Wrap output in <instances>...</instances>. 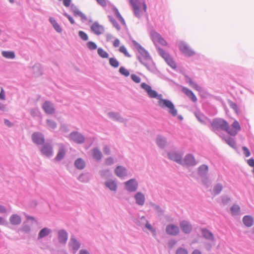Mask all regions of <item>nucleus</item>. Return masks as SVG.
Wrapping results in <instances>:
<instances>
[{
	"mask_svg": "<svg viewBox=\"0 0 254 254\" xmlns=\"http://www.w3.org/2000/svg\"><path fill=\"white\" fill-rule=\"evenodd\" d=\"M144 59L146 60H147V61H151V58L149 56V55L148 53L147 52H145V56L144 57Z\"/></svg>",
	"mask_w": 254,
	"mask_h": 254,
	"instance_id": "nucleus-59",
	"label": "nucleus"
},
{
	"mask_svg": "<svg viewBox=\"0 0 254 254\" xmlns=\"http://www.w3.org/2000/svg\"><path fill=\"white\" fill-rule=\"evenodd\" d=\"M79 254H89V253L85 250H81L79 252Z\"/></svg>",
	"mask_w": 254,
	"mask_h": 254,
	"instance_id": "nucleus-64",
	"label": "nucleus"
},
{
	"mask_svg": "<svg viewBox=\"0 0 254 254\" xmlns=\"http://www.w3.org/2000/svg\"><path fill=\"white\" fill-rule=\"evenodd\" d=\"M136 203L140 205H142L145 201L144 195L141 192H138L135 196Z\"/></svg>",
	"mask_w": 254,
	"mask_h": 254,
	"instance_id": "nucleus-22",
	"label": "nucleus"
},
{
	"mask_svg": "<svg viewBox=\"0 0 254 254\" xmlns=\"http://www.w3.org/2000/svg\"><path fill=\"white\" fill-rule=\"evenodd\" d=\"M42 107L45 112L48 114H52L55 112L53 105L50 102L46 101L44 103Z\"/></svg>",
	"mask_w": 254,
	"mask_h": 254,
	"instance_id": "nucleus-10",
	"label": "nucleus"
},
{
	"mask_svg": "<svg viewBox=\"0 0 254 254\" xmlns=\"http://www.w3.org/2000/svg\"><path fill=\"white\" fill-rule=\"evenodd\" d=\"M230 106H231L232 108H233V109H234L236 111L237 110V105L235 103H233L232 102L231 103Z\"/></svg>",
	"mask_w": 254,
	"mask_h": 254,
	"instance_id": "nucleus-62",
	"label": "nucleus"
},
{
	"mask_svg": "<svg viewBox=\"0 0 254 254\" xmlns=\"http://www.w3.org/2000/svg\"><path fill=\"white\" fill-rule=\"evenodd\" d=\"M88 48L90 50H95L97 49L96 44L93 42H88L87 44Z\"/></svg>",
	"mask_w": 254,
	"mask_h": 254,
	"instance_id": "nucleus-45",
	"label": "nucleus"
},
{
	"mask_svg": "<svg viewBox=\"0 0 254 254\" xmlns=\"http://www.w3.org/2000/svg\"><path fill=\"white\" fill-rule=\"evenodd\" d=\"M247 163L251 167H254V159L253 158L248 160Z\"/></svg>",
	"mask_w": 254,
	"mask_h": 254,
	"instance_id": "nucleus-56",
	"label": "nucleus"
},
{
	"mask_svg": "<svg viewBox=\"0 0 254 254\" xmlns=\"http://www.w3.org/2000/svg\"><path fill=\"white\" fill-rule=\"evenodd\" d=\"M222 186L220 184H217L214 188V192L215 194L219 193L222 190Z\"/></svg>",
	"mask_w": 254,
	"mask_h": 254,
	"instance_id": "nucleus-43",
	"label": "nucleus"
},
{
	"mask_svg": "<svg viewBox=\"0 0 254 254\" xmlns=\"http://www.w3.org/2000/svg\"><path fill=\"white\" fill-rule=\"evenodd\" d=\"M47 122L49 127L52 129H54L57 127V124L54 121L47 120Z\"/></svg>",
	"mask_w": 254,
	"mask_h": 254,
	"instance_id": "nucleus-44",
	"label": "nucleus"
},
{
	"mask_svg": "<svg viewBox=\"0 0 254 254\" xmlns=\"http://www.w3.org/2000/svg\"><path fill=\"white\" fill-rule=\"evenodd\" d=\"M159 55L164 59L167 64L173 68H176V64L167 53L160 48H157Z\"/></svg>",
	"mask_w": 254,
	"mask_h": 254,
	"instance_id": "nucleus-3",
	"label": "nucleus"
},
{
	"mask_svg": "<svg viewBox=\"0 0 254 254\" xmlns=\"http://www.w3.org/2000/svg\"><path fill=\"white\" fill-rule=\"evenodd\" d=\"M242 149L244 152L245 155L246 157H248L250 156L251 153L249 150V149L245 146L243 147Z\"/></svg>",
	"mask_w": 254,
	"mask_h": 254,
	"instance_id": "nucleus-49",
	"label": "nucleus"
},
{
	"mask_svg": "<svg viewBox=\"0 0 254 254\" xmlns=\"http://www.w3.org/2000/svg\"><path fill=\"white\" fill-rule=\"evenodd\" d=\"M79 36L82 40L87 41L88 39V35L83 31H80L79 32Z\"/></svg>",
	"mask_w": 254,
	"mask_h": 254,
	"instance_id": "nucleus-47",
	"label": "nucleus"
},
{
	"mask_svg": "<svg viewBox=\"0 0 254 254\" xmlns=\"http://www.w3.org/2000/svg\"><path fill=\"white\" fill-rule=\"evenodd\" d=\"M145 227L148 229L149 230H150V231H154L153 229V228L152 227L151 225L149 224L148 223H147L146 224H145Z\"/></svg>",
	"mask_w": 254,
	"mask_h": 254,
	"instance_id": "nucleus-61",
	"label": "nucleus"
},
{
	"mask_svg": "<svg viewBox=\"0 0 254 254\" xmlns=\"http://www.w3.org/2000/svg\"><path fill=\"white\" fill-rule=\"evenodd\" d=\"M33 141L37 144H42L44 142V139L43 135L39 133L35 132L32 135Z\"/></svg>",
	"mask_w": 254,
	"mask_h": 254,
	"instance_id": "nucleus-12",
	"label": "nucleus"
},
{
	"mask_svg": "<svg viewBox=\"0 0 254 254\" xmlns=\"http://www.w3.org/2000/svg\"><path fill=\"white\" fill-rule=\"evenodd\" d=\"M185 162L188 165H194L195 164L194 157L190 154H188L186 156Z\"/></svg>",
	"mask_w": 254,
	"mask_h": 254,
	"instance_id": "nucleus-24",
	"label": "nucleus"
},
{
	"mask_svg": "<svg viewBox=\"0 0 254 254\" xmlns=\"http://www.w3.org/2000/svg\"><path fill=\"white\" fill-rule=\"evenodd\" d=\"M208 171V167L206 165H202L199 168L198 172L200 175L206 173Z\"/></svg>",
	"mask_w": 254,
	"mask_h": 254,
	"instance_id": "nucleus-40",
	"label": "nucleus"
},
{
	"mask_svg": "<svg viewBox=\"0 0 254 254\" xmlns=\"http://www.w3.org/2000/svg\"><path fill=\"white\" fill-rule=\"evenodd\" d=\"M106 186L111 190L115 191L117 190V184L115 181H109L106 183Z\"/></svg>",
	"mask_w": 254,
	"mask_h": 254,
	"instance_id": "nucleus-30",
	"label": "nucleus"
},
{
	"mask_svg": "<svg viewBox=\"0 0 254 254\" xmlns=\"http://www.w3.org/2000/svg\"><path fill=\"white\" fill-rule=\"evenodd\" d=\"M64 15H65L68 18L71 24H73L74 23V21L71 16L66 13H64Z\"/></svg>",
	"mask_w": 254,
	"mask_h": 254,
	"instance_id": "nucleus-53",
	"label": "nucleus"
},
{
	"mask_svg": "<svg viewBox=\"0 0 254 254\" xmlns=\"http://www.w3.org/2000/svg\"><path fill=\"white\" fill-rule=\"evenodd\" d=\"M119 51L124 54V55L127 57H130V55L129 53L127 52V50L125 46H122L119 48Z\"/></svg>",
	"mask_w": 254,
	"mask_h": 254,
	"instance_id": "nucleus-38",
	"label": "nucleus"
},
{
	"mask_svg": "<svg viewBox=\"0 0 254 254\" xmlns=\"http://www.w3.org/2000/svg\"><path fill=\"white\" fill-rule=\"evenodd\" d=\"M113 10L117 18L121 21L122 23L124 24L125 23V20L119 11L118 9L117 8H114Z\"/></svg>",
	"mask_w": 254,
	"mask_h": 254,
	"instance_id": "nucleus-37",
	"label": "nucleus"
},
{
	"mask_svg": "<svg viewBox=\"0 0 254 254\" xmlns=\"http://www.w3.org/2000/svg\"><path fill=\"white\" fill-rule=\"evenodd\" d=\"M186 78H187V81L189 83V84L190 86H191L193 84L194 82L192 81V80L190 77L186 76Z\"/></svg>",
	"mask_w": 254,
	"mask_h": 254,
	"instance_id": "nucleus-60",
	"label": "nucleus"
},
{
	"mask_svg": "<svg viewBox=\"0 0 254 254\" xmlns=\"http://www.w3.org/2000/svg\"><path fill=\"white\" fill-rule=\"evenodd\" d=\"M150 34L151 39L156 45H161L163 46L167 45V42L156 32L152 31Z\"/></svg>",
	"mask_w": 254,
	"mask_h": 254,
	"instance_id": "nucleus-4",
	"label": "nucleus"
},
{
	"mask_svg": "<svg viewBox=\"0 0 254 254\" xmlns=\"http://www.w3.org/2000/svg\"><path fill=\"white\" fill-rule=\"evenodd\" d=\"M2 55L5 58L13 59L15 58V54L13 52L3 51Z\"/></svg>",
	"mask_w": 254,
	"mask_h": 254,
	"instance_id": "nucleus-33",
	"label": "nucleus"
},
{
	"mask_svg": "<svg viewBox=\"0 0 254 254\" xmlns=\"http://www.w3.org/2000/svg\"><path fill=\"white\" fill-rule=\"evenodd\" d=\"M182 91L193 102H196L197 101L196 97L191 90H189V89L186 87H183L182 88Z\"/></svg>",
	"mask_w": 254,
	"mask_h": 254,
	"instance_id": "nucleus-14",
	"label": "nucleus"
},
{
	"mask_svg": "<svg viewBox=\"0 0 254 254\" xmlns=\"http://www.w3.org/2000/svg\"><path fill=\"white\" fill-rule=\"evenodd\" d=\"M211 125L213 130L218 129L225 130L232 136H235L241 129L239 122L236 120H235L230 127L225 120L222 119H216L213 120Z\"/></svg>",
	"mask_w": 254,
	"mask_h": 254,
	"instance_id": "nucleus-2",
	"label": "nucleus"
},
{
	"mask_svg": "<svg viewBox=\"0 0 254 254\" xmlns=\"http://www.w3.org/2000/svg\"><path fill=\"white\" fill-rule=\"evenodd\" d=\"M138 59L139 60V62L143 65H144L145 66H147V64L146 63H145L144 60H143V57H138Z\"/></svg>",
	"mask_w": 254,
	"mask_h": 254,
	"instance_id": "nucleus-58",
	"label": "nucleus"
},
{
	"mask_svg": "<svg viewBox=\"0 0 254 254\" xmlns=\"http://www.w3.org/2000/svg\"><path fill=\"white\" fill-rule=\"evenodd\" d=\"M65 154V149L63 145H61L59 148L58 153L55 157V160L57 161H60L62 159Z\"/></svg>",
	"mask_w": 254,
	"mask_h": 254,
	"instance_id": "nucleus-23",
	"label": "nucleus"
},
{
	"mask_svg": "<svg viewBox=\"0 0 254 254\" xmlns=\"http://www.w3.org/2000/svg\"><path fill=\"white\" fill-rule=\"evenodd\" d=\"M115 173L119 177H124L127 175L126 169L122 166H118L115 170Z\"/></svg>",
	"mask_w": 254,
	"mask_h": 254,
	"instance_id": "nucleus-18",
	"label": "nucleus"
},
{
	"mask_svg": "<svg viewBox=\"0 0 254 254\" xmlns=\"http://www.w3.org/2000/svg\"><path fill=\"white\" fill-rule=\"evenodd\" d=\"M9 221L12 225H17L21 223V219L19 215L14 214L10 217Z\"/></svg>",
	"mask_w": 254,
	"mask_h": 254,
	"instance_id": "nucleus-17",
	"label": "nucleus"
},
{
	"mask_svg": "<svg viewBox=\"0 0 254 254\" xmlns=\"http://www.w3.org/2000/svg\"><path fill=\"white\" fill-rule=\"evenodd\" d=\"M97 2L103 6H105L107 5L106 0H96Z\"/></svg>",
	"mask_w": 254,
	"mask_h": 254,
	"instance_id": "nucleus-52",
	"label": "nucleus"
},
{
	"mask_svg": "<svg viewBox=\"0 0 254 254\" xmlns=\"http://www.w3.org/2000/svg\"><path fill=\"white\" fill-rule=\"evenodd\" d=\"M50 230L47 228L42 229L38 234V238L40 239L48 236L50 234Z\"/></svg>",
	"mask_w": 254,
	"mask_h": 254,
	"instance_id": "nucleus-27",
	"label": "nucleus"
},
{
	"mask_svg": "<svg viewBox=\"0 0 254 254\" xmlns=\"http://www.w3.org/2000/svg\"><path fill=\"white\" fill-rule=\"evenodd\" d=\"M240 207L238 205H234L231 208V213L233 215L237 214L240 211Z\"/></svg>",
	"mask_w": 254,
	"mask_h": 254,
	"instance_id": "nucleus-42",
	"label": "nucleus"
},
{
	"mask_svg": "<svg viewBox=\"0 0 254 254\" xmlns=\"http://www.w3.org/2000/svg\"><path fill=\"white\" fill-rule=\"evenodd\" d=\"M6 212V209L4 206L0 205V213H5Z\"/></svg>",
	"mask_w": 254,
	"mask_h": 254,
	"instance_id": "nucleus-57",
	"label": "nucleus"
},
{
	"mask_svg": "<svg viewBox=\"0 0 254 254\" xmlns=\"http://www.w3.org/2000/svg\"><path fill=\"white\" fill-rule=\"evenodd\" d=\"M119 72H120L121 74H122V75H124V76H125L126 77L129 76V71L123 66H121L120 68Z\"/></svg>",
	"mask_w": 254,
	"mask_h": 254,
	"instance_id": "nucleus-41",
	"label": "nucleus"
},
{
	"mask_svg": "<svg viewBox=\"0 0 254 254\" xmlns=\"http://www.w3.org/2000/svg\"><path fill=\"white\" fill-rule=\"evenodd\" d=\"M72 11L74 16H80L83 19H86V15L76 7H74Z\"/></svg>",
	"mask_w": 254,
	"mask_h": 254,
	"instance_id": "nucleus-28",
	"label": "nucleus"
},
{
	"mask_svg": "<svg viewBox=\"0 0 254 254\" xmlns=\"http://www.w3.org/2000/svg\"><path fill=\"white\" fill-rule=\"evenodd\" d=\"M59 240L61 243H65L67 240V233L64 230H62L59 231Z\"/></svg>",
	"mask_w": 254,
	"mask_h": 254,
	"instance_id": "nucleus-16",
	"label": "nucleus"
},
{
	"mask_svg": "<svg viewBox=\"0 0 254 254\" xmlns=\"http://www.w3.org/2000/svg\"><path fill=\"white\" fill-rule=\"evenodd\" d=\"M113 163H114V160L112 157H109V158H107V159H106V160L105 161V164L106 165H112V164H113Z\"/></svg>",
	"mask_w": 254,
	"mask_h": 254,
	"instance_id": "nucleus-50",
	"label": "nucleus"
},
{
	"mask_svg": "<svg viewBox=\"0 0 254 254\" xmlns=\"http://www.w3.org/2000/svg\"><path fill=\"white\" fill-rule=\"evenodd\" d=\"M180 227L182 230L185 233H190L192 229L190 223L185 221L181 222Z\"/></svg>",
	"mask_w": 254,
	"mask_h": 254,
	"instance_id": "nucleus-13",
	"label": "nucleus"
},
{
	"mask_svg": "<svg viewBox=\"0 0 254 254\" xmlns=\"http://www.w3.org/2000/svg\"><path fill=\"white\" fill-rule=\"evenodd\" d=\"M191 86H192L194 89L198 91H201L202 90L201 87L195 83H193V84Z\"/></svg>",
	"mask_w": 254,
	"mask_h": 254,
	"instance_id": "nucleus-51",
	"label": "nucleus"
},
{
	"mask_svg": "<svg viewBox=\"0 0 254 254\" xmlns=\"http://www.w3.org/2000/svg\"><path fill=\"white\" fill-rule=\"evenodd\" d=\"M98 54L102 58H108L109 54L101 48H99L97 50Z\"/></svg>",
	"mask_w": 254,
	"mask_h": 254,
	"instance_id": "nucleus-32",
	"label": "nucleus"
},
{
	"mask_svg": "<svg viewBox=\"0 0 254 254\" xmlns=\"http://www.w3.org/2000/svg\"><path fill=\"white\" fill-rule=\"evenodd\" d=\"M157 142L158 145L160 147H163V146H164L165 145V143H166L165 139L164 138H163L162 137H160V136L157 137Z\"/></svg>",
	"mask_w": 254,
	"mask_h": 254,
	"instance_id": "nucleus-39",
	"label": "nucleus"
},
{
	"mask_svg": "<svg viewBox=\"0 0 254 254\" xmlns=\"http://www.w3.org/2000/svg\"><path fill=\"white\" fill-rule=\"evenodd\" d=\"M42 154L46 156H51L53 152L52 147L49 145H44L41 149Z\"/></svg>",
	"mask_w": 254,
	"mask_h": 254,
	"instance_id": "nucleus-15",
	"label": "nucleus"
},
{
	"mask_svg": "<svg viewBox=\"0 0 254 254\" xmlns=\"http://www.w3.org/2000/svg\"><path fill=\"white\" fill-rule=\"evenodd\" d=\"M132 7L134 14L137 17H140L142 10L140 8V4L138 0H128Z\"/></svg>",
	"mask_w": 254,
	"mask_h": 254,
	"instance_id": "nucleus-6",
	"label": "nucleus"
},
{
	"mask_svg": "<svg viewBox=\"0 0 254 254\" xmlns=\"http://www.w3.org/2000/svg\"><path fill=\"white\" fill-rule=\"evenodd\" d=\"M75 167L78 169H83L85 165L84 160L81 158L77 159L74 163Z\"/></svg>",
	"mask_w": 254,
	"mask_h": 254,
	"instance_id": "nucleus-29",
	"label": "nucleus"
},
{
	"mask_svg": "<svg viewBox=\"0 0 254 254\" xmlns=\"http://www.w3.org/2000/svg\"><path fill=\"white\" fill-rule=\"evenodd\" d=\"M131 79L135 83H138L140 82L141 79L140 78L136 75V74H132L131 75Z\"/></svg>",
	"mask_w": 254,
	"mask_h": 254,
	"instance_id": "nucleus-46",
	"label": "nucleus"
},
{
	"mask_svg": "<svg viewBox=\"0 0 254 254\" xmlns=\"http://www.w3.org/2000/svg\"><path fill=\"white\" fill-rule=\"evenodd\" d=\"M93 157L97 160H100L102 157L101 152L97 148H94L92 151Z\"/></svg>",
	"mask_w": 254,
	"mask_h": 254,
	"instance_id": "nucleus-25",
	"label": "nucleus"
},
{
	"mask_svg": "<svg viewBox=\"0 0 254 254\" xmlns=\"http://www.w3.org/2000/svg\"><path fill=\"white\" fill-rule=\"evenodd\" d=\"M203 236L206 239L210 240H213V234L209 232L208 230L206 229H203L202 230Z\"/></svg>",
	"mask_w": 254,
	"mask_h": 254,
	"instance_id": "nucleus-31",
	"label": "nucleus"
},
{
	"mask_svg": "<svg viewBox=\"0 0 254 254\" xmlns=\"http://www.w3.org/2000/svg\"><path fill=\"white\" fill-rule=\"evenodd\" d=\"M176 254H188V252L185 249L180 248L177 250Z\"/></svg>",
	"mask_w": 254,
	"mask_h": 254,
	"instance_id": "nucleus-48",
	"label": "nucleus"
},
{
	"mask_svg": "<svg viewBox=\"0 0 254 254\" xmlns=\"http://www.w3.org/2000/svg\"><path fill=\"white\" fill-rule=\"evenodd\" d=\"M109 64L111 66L115 68H117L119 66V63L118 60L114 58H111L109 60Z\"/></svg>",
	"mask_w": 254,
	"mask_h": 254,
	"instance_id": "nucleus-35",
	"label": "nucleus"
},
{
	"mask_svg": "<svg viewBox=\"0 0 254 254\" xmlns=\"http://www.w3.org/2000/svg\"><path fill=\"white\" fill-rule=\"evenodd\" d=\"M69 245L75 251H77L80 247L79 243L74 238H71L70 239Z\"/></svg>",
	"mask_w": 254,
	"mask_h": 254,
	"instance_id": "nucleus-20",
	"label": "nucleus"
},
{
	"mask_svg": "<svg viewBox=\"0 0 254 254\" xmlns=\"http://www.w3.org/2000/svg\"><path fill=\"white\" fill-rule=\"evenodd\" d=\"M126 184L127 189L129 191H134L137 188V183L135 180L133 179H131L127 182Z\"/></svg>",
	"mask_w": 254,
	"mask_h": 254,
	"instance_id": "nucleus-11",
	"label": "nucleus"
},
{
	"mask_svg": "<svg viewBox=\"0 0 254 254\" xmlns=\"http://www.w3.org/2000/svg\"><path fill=\"white\" fill-rule=\"evenodd\" d=\"M5 99V95L4 90L2 87H0V99L4 100ZM5 108L4 105L3 104L0 103V110H4Z\"/></svg>",
	"mask_w": 254,
	"mask_h": 254,
	"instance_id": "nucleus-34",
	"label": "nucleus"
},
{
	"mask_svg": "<svg viewBox=\"0 0 254 254\" xmlns=\"http://www.w3.org/2000/svg\"><path fill=\"white\" fill-rule=\"evenodd\" d=\"M50 21L52 24L54 28L58 32H61L62 29L60 25L57 22L56 20L53 17L50 18Z\"/></svg>",
	"mask_w": 254,
	"mask_h": 254,
	"instance_id": "nucleus-26",
	"label": "nucleus"
},
{
	"mask_svg": "<svg viewBox=\"0 0 254 254\" xmlns=\"http://www.w3.org/2000/svg\"><path fill=\"white\" fill-rule=\"evenodd\" d=\"M71 2V0H63L64 5L66 7H68Z\"/></svg>",
	"mask_w": 254,
	"mask_h": 254,
	"instance_id": "nucleus-55",
	"label": "nucleus"
},
{
	"mask_svg": "<svg viewBox=\"0 0 254 254\" xmlns=\"http://www.w3.org/2000/svg\"><path fill=\"white\" fill-rule=\"evenodd\" d=\"M226 142L230 145L231 147L234 148H236V143L235 140L231 137L228 138V139H225Z\"/></svg>",
	"mask_w": 254,
	"mask_h": 254,
	"instance_id": "nucleus-36",
	"label": "nucleus"
},
{
	"mask_svg": "<svg viewBox=\"0 0 254 254\" xmlns=\"http://www.w3.org/2000/svg\"><path fill=\"white\" fill-rule=\"evenodd\" d=\"M70 139L76 143H82L84 141L83 136L77 132H74L70 133Z\"/></svg>",
	"mask_w": 254,
	"mask_h": 254,
	"instance_id": "nucleus-8",
	"label": "nucleus"
},
{
	"mask_svg": "<svg viewBox=\"0 0 254 254\" xmlns=\"http://www.w3.org/2000/svg\"><path fill=\"white\" fill-rule=\"evenodd\" d=\"M166 231L168 235L175 236L178 234L179 229L178 226L174 224H170L167 226Z\"/></svg>",
	"mask_w": 254,
	"mask_h": 254,
	"instance_id": "nucleus-9",
	"label": "nucleus"
},
{
	"mask_svg": "<svg viewBox=\"0 0 254 254\" xmlns=\"http://www.w3.org/2000/svg\"><path fill=\"white\" fill-rule=\"evenodd\" d=\"M243 222L246 226L251 227L253 225L254 220L252 216L246 215L243 217Z\"/></svg>",
	"mask_w": 254,
	"mask_h": 254,
	"instance_id": "nucleus-19",
	"label": "nucleus"
},
{
	"mask_svg": "<svg viewBox=\"0 0 254 254\" xmlns=\"http://www.w3.org/2000/svg\"><path fill=\"white\" fill-rule=\"evenodd\" d=\"M90 28L91 31L97 35L102 34L105 31L104 27L97 22L93 23Z\"/></svg>",
	"mask_w": 254,
	"mask_h": 254,
	"instance_id": "nucleus-7",
	"label": "nucleus"
},
{
	"mask_svg": "<svg viewBox=\"0 0 254 254\" xmlns=\"http://www.w3.org/2000/svg\"><path fill=\"white\" fill-rule=\"evenodd\" d=\"M179 49L186 56H191L195 54L194 51L191 49L187 44L184 42L180 43Z\"/></svg>",
	"mask_w": 254,
	"mask_h": 254,
	"instance_id": "nucleus-5",
	"label": "nucleus"
},
{
	"mask_svg": "<svg viewBox=\"0 0 254 254\" xmlns=\"http://www.w3.org/2000/svg\"><path fill=\"white\" fill-rule=\"evenodd\" d=\"M169 158L177 162H180L182 158V156L180 154H178L176 152H171L168 154Z\"/></svg>",
	"mask_w": 254,
	"mask_h": 254,
	"instance_id": "nucleus-21",
	"label": "nucleus"
},
{
	"mask_svg": "<svg viewBox=\"0 0 254 254\" xmlns=\"http://www.w3.org/2000/svg\"><path fill=\"white\" fill-rule=\"evenodd\" d=\"M141 87L147 92L150 98L158 99V104L159 107L163 109H167L168 112L173 116H177V110L171 101L163 99L162 94H158L156 91L153 90L150 85L145 83H142Z\"/></svg>",
	"mask_w": 254,
	"mask_h": 254,
	"instance_id": "nucleus-1",
	"label": "nucleus"
},
{
	"mask_svg": "<svg viewBox=\"0 0 254 254\" xmlns=\"http://www.w3.org/2000/svg\"><path fill=\"white\" fill-rule=\"evenodd\" d=\"M120 41L118 39H115L113 42L114 47H118L120 46Z\"/></svg>",
	"mask_w": 254,
	"mask_h": 254,
	"instance_id": "nucleus-54",
	"label": "nucleus"
},
{
	"mask_svg": "<svg viewBox=\"0 0 254 254\" xmlns=\"http://www.w3.org/2000/svg\"><path fill=\"white\" fill-rule=\"evenodd\" d=\"M104 151L107 154H110V149L107 146L105 147Z\"/></svg>",
	"mask_w": 254,
	"mask_h": 254,
	"instance_id": "nucleus-63",
	"label": "nucleus"
}]
</instances>
